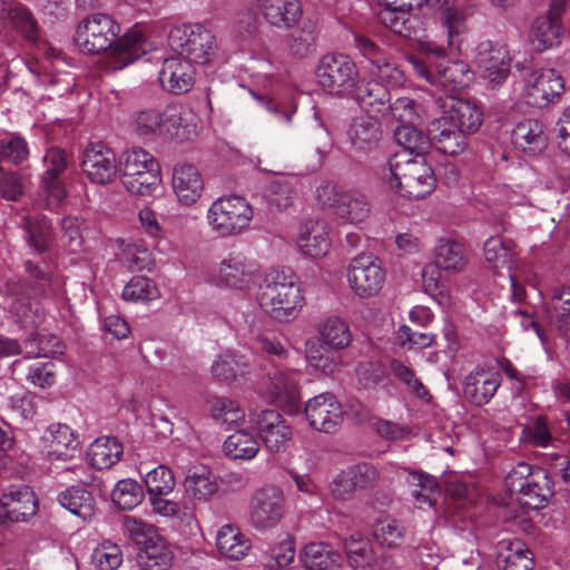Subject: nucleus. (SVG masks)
I'll return each instance as SVG.
<instances>
[{
    "mask_svg": "<svg viewBox=\"0 0 570 570\" xmlns=\"http://www.w3.org/2000/svg\"><path fill=\"white\" fill-rule=\"evenodd\" d=\"M136 563L140 570H168L175 559L171 546L165 537H144L138 543Z\"/></svg>",
    "mask_w": 570,
    "mask_h": 570,
    "instance_id": "26",
    "label": "nucleus"
},
{
    "mask_svg": "<svg viewBox=\"0 0 570 570\" xmlns=\"http://www.w3.org/2000/svg\"><path fill=\"white\" fill-rule=\"evenodd\" d=\"M355 99L366 116L377 118L385 116L391 95L386 86L371 79L357 88Z\"/></svg>",
    "mask_w": 570,
    "mask_h": 570,
    "instance_id": "29",
    "label": "nucleus"
},
{
    "mask_svg": "<svg viewBox=\"0 0 570 570\" xmlns=\"http://www.w3.org/2000/svg\"><path fill=\"white\" fill-rule=\"evenodd\" d=\"M318 85L332 95H346L353 91L358 71L352 59L341 53L323 56L316 67Z\"/></svg>",
    "mask_w": 570,
    "mask_h": 570,
    "instance_id": "10",
    "label": "nucleus"
},
{
    "mask_svg": "<svg viewBox=\"0 0 570 570\" xmlns=\"http://www.w3.org/2000/svg\"><path fill=\"white\" fill-rule=\"evenodd\" d=\"M441 12L442 26L446 29L448 45L453 47L455 39L465 31L466 9L456 0H425Z\"/></svg>",
    "mask_w": 570,
    "mask_h": 570,
    "instance_id": "35",
    "label": "nucleus"
},
{
    "mask_svg": "<svg viewBox=\"0 0 570 570\" xmlns=\"http://www.w3.org/2000/svg\"><path fill=\"white\" fill-rule=\"evenodd\" d=\"M250 421L269 452L279 453L288 449L293 432L281 413L274 410H262L252 413Z\"/></svg>",
    "mask_w": 570,
    "mask_h": 570,
    "instance_id": "15",
    "label": "nucleus"
},
{
    "mask_svg": "<svg viewBox=\"0 0 570 570\" xmlns=\"http://www.w3.org/2000/svg\"><path fill=\"white\" fill-rule=\"evenodd\" d=\"M504 488L511 500L531 510L546 507L553 493L548 473L525 462L515 464L509 471Z\"/></svg>",
    "mask_w": 570,
    "mask_h": 570,
    "instance_id": "4",
    "label": "nucleus"
},
{
    "mask_svg": "<svg viewBox=\"0 0 570 570\" xmlns=\"http://www.w3.org/2000/svg\"><path fill=\"white\" fill-rule=\"evenodd\" d=\"M434 264L446 273H460L468 264L463 244L452 239H440L434 248Z\"/></svg>",
    "mask_w": 570,
    "mask_h": 570,
    "instance_id": "41",
    "label": "nucleus"
},
{
    "mask_svg": "<svg viewBox=\"0 0 570 570\" xmlns=\"http://www.w3.org/2000/svg\"><path fill=\"white\" fill-rule=\"evenodd\" d=\"M40 451L49 460L66 461L79 446L77 433L67 424L52 423L40 438Z\"/></svg>",
    "mask_w": 570,
    "mask_h": 570,
    "instance_id": "19",
    "label": "nucleus"
},
{
    "mask_svg": "<svg viewBox=\"0 0 570 570\" xmlns=\"http://www.w3.org/2000/svg\"><path fill=\"white\" fill-rule=\"evenodd\" d=\"M82 171L94 184H108L117 175L116 156L111 148L95 142L86 147L81 161Z\"/></svg>",
    "mask_w": 570,
    "mask_h": 570,
    "instance_id": "17",
    "label": "nucleus"
},
{
    "mask_svg": "<svg viewBox=\"0 0 570 570\" xmlns=\"http://www.w3.org/2000/svg\"><path fill=\"white\" fill-rule=\"evenodd\" d=\"M216 557L225 560H240L252 550L249 537H213ZM212 544V542H208Z\"/></svg>",
    "mask_w": 570,
    "mask_h": 570,
    "instance_id": "51",
    "label": "nucleus"
},
{
    "mask_svg": "<svg viewBox=\"0 0 570 570\" xmlns=\"http://www.w3.org/2000/svg\"><path fill=\"white\" fill-rule=\"evenodd\" d=\"M124 452L122 444L114 436L96 439L87 450V460L96 469H109L115 465Z\"/></svg>",
    "mask_w": 570,
    "mask_h": 570,
    "instance_id": "39",
    "label": "nucleus"
},
{
    "mask_svg": "<svg viewBox=\"0 0 570 570\" xmlns=\"http://www.w3.org/2000/svg\"><path fill=\"white\" fill-rule=\"evenodd\" d=\"M409 482L413 487L412 495L415 498L419 508L434 505L435 499L440 494L435 478L424 473H412Z\"/></svg>",
    "mask_w": 570,
    "mask_h": 570,
    "instance_id": "52",
    "label": "nucleus"
},
{
    "mask_svg": "<svg viewBox=\"0 0 570 570\" xmlns=\"http://www.w3.org/2000/svg\"><path fill=\"white\" fill-rule=\"evenodd\" d=\"M210 415L222 425L238 424L245 420V411L237 402L226 397H216L212 401Z\"/></svg>",
    "mask_w": 570,
    "mask_h": 570,
    "instance_id": "59",
    "label": "nucleus"
},
{
    "mask_svg": "<svg viewBox=\"0 0 570 570\" xmlns=\"http://www.w3.org/2000/svg\"><path fill=\"white\" fill-rule=\"evenodd\" d=\"M305 416L309 425L324 433L335 432L343 422L341 403L332 393H321L305 404Z\"/></svg>",
    "mask_w": 570,
    "mask_h": 570,
    "instance_id": "16",
    "label": "nucleus"
},
{
    "mask_svg": "<svg viewBox=\"0 0 570 570\" xmlns=\"http://www.w3.org/2000/svg\"><path fill=\"white\" fill-rule=\"evenodd\" d=\"M91 562L97 570H116L122 563L120 547L110 539H104L92 551Z\"/></svg>",
    "mask_w": 570,
    "mask_h": 570,
    "instance_id": "57",
    "label": "nucleus"
},
{
    "mask_svg": "<svg viewBox=\"0 0 570 570\" xmlns=\"http://www.w3.org/2000/svg\"><path fill=\"white\" fill-rule=\"evenodd\" d=\"M347 138L354 151H370L374 149L380 141V124L376 118L371 116L355 117L348 126Z\"/></svg>",
    "mask_w": 570,
    "mask_h": 570,
    "instance_id": "30",
    "label": "nucleus"
},
{
    "mask_svg": "<svg viewBox=\"0 0 570 570\" xmlns=\"http://www.w3.org/2000/svg\"><path fill=\"white\" fill-rule=\"evenodd\" d=\"M385 279L386 272L382 261L374 255H358L348 265V285L353 293L361 298H370L379 294Z\"/></svg>",
    "mask_w": 570,
    "mask_h": 570,
    "instance_id": "11",
    "label": "nucleus"
},
{
    "mask_svg": "<svg viewBox=\"0 0 570 570\" xmlns=\"http://www.w3.org/2000/svg\"><path fill=\"white\" fill-rule=\"evenodd\" d=\"M29 154L28 142L20 134L12 132L0 139V160L20 165Z\"/></svg>",
    "mask_w": 570,
    "mask_h": 570,
    "instance_id": "58",
    "label": "nucleus"
},
{
    "mask_svg": "<svg viewBox=\"0 0 570 570\" xmlns=\"http://www.w3.org/2000/svg\"><path fill=\"white\" fill-rule=\"evenodd\" d=\"M122 184L137 196L153 197L161 184L160 166L147 150L134 147L122 153L120 158Z\"/></svg>",
    "mask_w": 570,
    "mask_h": 570,
    "instance_id": "5",
    "label": "nucleus"
},
{
    "mask_svg": "<svg viewBox=\"0 0 570 570\" xmlns=\"http://www.w3.org/2000/svg\"><path fill=\"white\" fill-rule=\"evenodd\" d=\"M120 26L109 14L96 12L85 17L75 33V43L86 53L99 55L110 49L107 66L110 70H121L142 57L146 42L138 30L119 37Z\"/></svg>",
    "mask_w": 570,
    "mask_h": 570,
    "instance_id": "1",
    "label": "nucleus"
},
{
    "mask_svg": "<svg viewBox=\"0 0 570 570\" xmlns=\"http://www.w3.org/2000/svg\"><path fill=\"white\" fill-rule=\"evenodd\" d=\"M184 485L189 497L203 502L208 501L219 489L217 478L212 469L203 464L189 468Z\"/></svg>",
    "mask_w": 570,
    "mask_h": 570,
    "instance_id": "33",
    "label": "nucleus"
},
{
    "mask_svg": "<svg viewBox=\"0 0 570 570\" xmlns=\"http://www.w3.org/2000/svg\"><path fill=\"white\" fill-rule=\"evenodd\" d=\"M414 72L440 91L455 92L465 89L474 80V72L462 60L442 58L430 67L417 57L409 58Z\"/></svg>",
    "mask_w": 570,
    "mask_h": 570,
    "instance_id": "8",
    "label": "nucleus"
},
{
    "mask_svg": "<svg viewBox=\"0 0 570 570\" xmlns=\"http://www.w3.org/2000/svg\"><path fill=\"white\" fill-rule=\"evenodd\" d=\"M443 110L451 116L465 136L476 131L482 124V112L471 100L451 96L444 101Z\"/></svg>",
    "mask_w": 570,
    "mask_h": 570,
    "instance_id": "34",
    "label": "nucleus"
},
{
    "mask_svg": "<svg viewBox=\"0 0 570 570\" xmlns=\"http://www.w3.org/2000/svg\"><path fill=\"white\" fill-rule=\"evenodd\" d=\"M334 214L344 223L360 224L368 218L371 206L364 195L346 191L341 194V199H338Z\"/></svg>",
    "mask_w": 570,
    "mask_h": 570,
    "instance_id": "44",
    "label": "nucleus"
},
{
    "mask_svg": "<svg viewBox=\"0 0 570 570\" xmlns=\"http://www.w3.org/2000/svg\"><path fill=\"white\" fill-rule=\"evenodd\" d=\"M478 62L482 70V77L490 83L499 85L509 75L510 59L503 48L480 51Z\"/></svg>",
    "mask_w": 570,
    "mask_h": 570,
    "instance_id": "40",
    "label": "nucleus"
},
{
    "mask_svg": "<svg viewBox=\"0 0 570 570\" xmlns=\"http://www.w3.org/2000/svg\"><path fill=\"white\" fill-rule=\"evenodd\" d=\"M254 217L249 203L230 195L214 200L206 213L210 230L219 237H234L244 233Z\"/></svg>",
    "mask_w": 570,
    "mask_h": 570,
    "instance_id": "7",
    "label": "nucleus"
},
{
    "mask_svg": "<svg viewBox=\"0 0 570 570\" xmlns=\"http://www.w3.org/2000/svg\"><path fill=\"white\" fill-rule=\"evenodd\" d=\"M145 483L149 495H167L174 490L176 481L171 470L159 465L146 474Z\"/></svg>",
    "mask_w": 570,
    "mask_h": 570,
    "instance_id": "61",
    "label": "nucleus"
},
{
    "mask_svg": "<svg viewBox=\"0 0 570 570\" xmlns=\"http://www.w3.org/2000/svg\"><path fill=\"white\" fill-rule=\"evenodd\" d=\"M24 353L28 358L53 357L61 353V343L53 334L36 332L26 340Z\"/></svg>",
    "mask_w": 570,
    "mask_h": 570,
    "instance_id": "49",
    "label": "nucleus"
},
{
    "mask_svg": "<svg viewBox=\"0 0 570 570\" xmlns=\"http://www.w3.org/2000/svg\"><path fill=\"white\" fill-rule=\"evenodd\" d=\"M298 557L306 570H336L343 561L341 553L323 541L306 543Z\"/></svg>",
    "mask_w": 570,
    "mask_h": 570,
    "instance_id": "31",
    "label": "nucleus"
},
{
    "mask_svg": "<svg viewBox=\"0 0 570 570\" xmlns=\"http://www.w3.org/2000/svg\"><path fill=\"white\" fill-rule=\"evenodd\" d=\"M564 90V80L554 69L532 71L525 79L524 98L528 105L543 108L554 104Z\"/></svg>",
    "mask_w": 570,
    "mask_h": 570,
    "instance_id": "14",
    "label": "nucleus"
},
{
    "mask_svg": "<svg viewBox=\"0 0 570 570\" xmlns=\"http://www.w3.org/2000/svg\"><path fill=\"white\" fill-rule=\"evenodd\" d=\"M284 513L285 495L281 488L267 484L255 491L249 503V522L255 530H273Z\"/></svg>",
    "mask_w": 570,
    "mask_h": 570,
    "instance_id": "12",
    "label": "nucleus"
},
{
    "mask_svg": "<svg viewBox=\"0 0 570 570\" xmlns=\"http://www.w3.org/2000/svg\"><path fill=\"white\" fill-rule=\"evenodd\" d=\"M159 81L170 94L188 92L195 83L194 65L179 55L166 58L159 71Z\"/></svg>",
    "mask_w": 570,
    "mask_h": 570,
    "instance_id": "24",
    "label": "nucleus"
},
{
    "mask_svg": "<svg viewBox=\"0 0 570 570\" xmlns=\"http://www.w3.org/2000/svg\"><path fill=\"white\" fill-rule=\"evenodd\" d=\"M250 371L249 361L233 352L220 354L212 365L213 375L223 382H234L238 377L247 375Z\"/></svg>",
    "mask_w": 570,
    "mask_h": 570,
    "instance_id": "47",
    "label": "nucleus"
},
{
    "mask_svg": "<svg viewBox=\"0 0 570 570\" xmlns=\"http://www.w3.org/2000/svg\"><path fill=\"white\" fill-rule=\"evenodd\" d=\"M42 291V288H31L26 284L12 287L13 298L10 304V312L16 322L24 330H36L45 321L43 308L35 297H31V293L38 295Z\"/></svg>",
    "mask_w": 570,
    "mask_h": 570,
    "instance_id": "20",
    "label": "nucleus"
},
{
    "mask_svg": "<svg viewBox=\"0 0 570 570\" xmlns=\"http://www.w3.org/2000/svg\"><path fill=\"white\" fill-rule=\"evenodd\" d=\"M368 72L373 77L372 79L380 81L387 88L400 86L404 81L403 70L386 55L376 58L374 63L368 66Z\"/></svg>",
    "mask_w": 570,
    "mask_h": 570,
    "instance_id": "53",
    "label": "nucleus"
},
{
    "mask_svg": "<svg viewBox=\"0 0 570 570\" xmlns=\"http://www.w3.org/2000/svg\"><path fill=\"white\" fill-rule=\"evenodd\" d=\"M394 138L402 147L400 151L411 153L412 156L422 155L421 151L425 148L428 139L421 130L411 124L399 126L394 131Z\"/></svg>",
    "mask_w": 570,
    "mask_h": 570,
    "instance_id": "60",
    "label": "nucleus"
},
{
    "mask_svg": "<svg viewBox=\"0 0 570 570\" xmlns=\"http://www.w3.org/2000/svg\"><path fill=\"white\" fill-rule=\"evenodd\" d=\"M514 243L500 237H490L483 246L485 261L493 267L511 268L515 256Z\"/></svg>",
    "mask_w": 570,
    "mask_h": 570,
    "instance_id": "48",
    "label": "nucleus"
},
{
    "mask_svg": "<svg viewBox=\"0 0 570 570\" xmlns=\"http://www.w3.org/2000/svg\"><path fill=\"white\" fill-rule=\"evenodd\" d=\"M561 37V22L547 14L537 17L531 23L529 40L537 51H544L559 46Z\"/></svg>",
    "mask_w": 570,
    "mask_h": 570,
    "instance_id": "36",
    "label": "nucleus"
},
{
    "mask_svg": "<svg viewBox=\"0 0 570 570\" xmlns=\"http://www.w3.org/2000/svg\"><path fill=\"white\" fill-rule=\"evenodd\" d=\"M171 187L180 205L190 207L202 197L205 184L199 169L189 163H178L173 168Z\"/></svg>",
    "mask_w": 570,
    "mask_h": 570,
    "instance_id": "22",
    "label": "nucleus"
},
{
    "mask_svg": "<svg viewBox=\"0 0 570 570\" xmlns=\"http://www.w3.org/2000/svg\"><path fill=\"white\" fill-rule=\"evenodd\" d=\"M421 106L412 98L400 97L394 102H389L385 118L396 120L401 125H415L422 118Z\"/></svg>",
    "mask_w": 570,
    "mask_h": 570,
    "instance_id": "56",
    "label": "nucleus"
},
{
    "mask_svg": "<svg viewBox=\"0 0 570 570\" xmlns=\"http://www.w3.org/2000/svg\"><path fill=\"white\" fill-rule=\"evenodd\" d=\"M0 518L11 522H24L37 511V499L30 487L12 485L0 499Z\"/></svg>",
    "mask_w": 570,
    "mask_h": 570,
    "instance_id": "23",
    "label": "nucleus"
},
{
    "mask_svg": "<svg viewBox=\"0 0 570 570\" xmlns=\"http://www.w3.org/2000/svg\"><path fill=\"white\" fill-rule=\"evenodd\" d=\"M299 252L311 258H321L330 248L325 224L320 220H308L299 228L297 237Z\"/></svg>",
    "mask_w": 570,
    "mask_h": 570,
    "instance_id": "32",
    "label": "nucleus"
},
{
    "mask_svg": "<svg viewBox=\"0 0 570 570\" xmlns=\"http://www.w3.org/2000/svg\"><path fill=\"white\" fill-rule=\"evenodd\" d=\"M428 132L438 150L444 155L456 156L466 148V136L444 110L429 124Z\"/></svg>",
    "mask_w": 570,
    "mask_h": 570,
    "instance_id": "21",
    "label": "nucleus"
},
{
    "mask_svg": "<svg viewBox=\"0 0 570 570\" xmlns=\"http://www.w3.org/2000/svg\"><path fill=\"white\" fill-rule=\"evenodd\" d=\"M299 373L295 370H276L264 383L266 395L281 405L295 406L299 400Z\"/></svg>",
    "mask_w": 570,
    "mask_h": 570,
    "instance_id": "27",
    "label": "nucleus"
},
{
    "mask_svg": "<svg viewBox=\"0 0 570 570\" xmlns=\"http://www.w3.org/2000/svg\"><path fill=\"white\" fill-rule=\"evenodd\" d=\"M181 125V117L176 107H168L164 111L147 109L140 111L134 121L135 131L141 137L177 136Z\"/></svg>",
    "mask_w": 570,
    "mask_h": 570,
    "instance_id": "18",
    "label": "nucleus"
},
{
    "mask_svg": "<svg viewBox=\"0 0 570 570\" xmlns=\"http://www.w3.org/2000/svg\"><path fill=\"white\" fill-rule=\"evenodd\" d=\"M170 48L193 65H208L217 56L215 35L200 23L179 24L168 36Z\"/></svg>",
    "mask_w": 570,
    "mask_h": 570,
    "instance_id": "6",
    "label": "nucleus"
},
{
    "mask_svg": "<svg viewBox=\"0 0 570 570\" xmlns=\"http://www.w3.org/2000/svg\"><path fill=\"white\" fill-rule=\"evenodd\" d=\"M500 372L485 367H476L463 381L464 396L474 405L488 404L501 385Z\"/></svg>",
    "mask_w": 570,
    "mask_h": 570,
    "instance_id": "25",
    "label": "nucleus"
},
{
    "mask_svg": "<svg viewBox=\"0 0 570 570\" xmlns=\"http://www.w3.org/2000/svg\"><path fill=\"white\" fill-rule=\"evenodd\" d=\"M43 163L47 169L41 178V202L47 208L56 209L66 198V190L59 176L68 167L69 157L63 149L51 147L46 151Z\"/></svg>",
    "mask_w": 570,
    "mask_h": 570,
    "instance_id": "13",
    "label": "nucleus"
},
{
    "mask_svg": "<svg viewBox=\"0 0 570 570\" xmlns=\"http://www.w3.org/2000/svg\"><path fill=\"white\" fill-rule=\"evenodd\" d=\"M259 449L256 436L246 430H237L223 444L225 455L232 460L249 461L257 455Z\"/></svg>",
    "mask_w": 570,
    "mask_h": 570,
    "instance_id": "46",
    "label": "nucleus"
},
{
    "mask_svg": "<svg viewBox=\"0 0 570 570\" xmlns=\"http://www.w3.org/2000/svg\"><path fill=\"white\" fill-rule=\"evenodd\" d=\"M111 499L119 509L130 510L142 501L144 490L137 481L124 479L112 489Z\"/></svg>",
    "mask_w": 570,
    "mask_h": 570,
    "instance_id": "54",
    "label": "nucleus"
},
{
    "mask_svg": "<svg viewBox=\"0 0 570 570\" xmlns=\"http://www.w3.org/2000/svg\"><path fill=\"white\" fill-rule=\"evenodd\" d=\"M258 302L263 311L274 321H294L305 305L298 278L291 272L274 269L264 279Z\"/></svg>",
    "mask_w": 570,
    "mask_h": 570,
    "instance_id": "2",
    "label": "nucleus"
},
{
    "mask_svg": "<svg viewBox=\"0 0 570 570\" xmlns=\"http://www.w3.org/2000/svg\"><path fill=\"white\" fill-rule=\"evenodd\" d=\"M391 188L405 198H424L436 185L432 167L423 155L412 156L396 151L389 160V176H384Z\"/></svg>",
    "mask_w": 570,
    "mask_h": 570,
    "instance_id": "3",
    "label": "nucleus"
},
{
    "mask_svg": "<svg viewBox=\"0 0 570 570\" xmlns=\"http://www.w3.org/2000/svg\"><path fill=\"white\" fill-rule=\"evenodd\" d=\"M511 139L517 148L528 154L540 153L547 146L543 125L532 119L520 121L512 130Z\"/></svg>",
    "mask_w": 570,
    "mask_h": 570,
    "instance_id": "38",
    "label": "nucleus"
},
{
    "mask_svg": "<svg viewBox=\"0 0 570 570\" xmlns=\"http://www.w3.org/2000/svg\"><path fill=\"white\" fill-rule=\"evenodd\" d=\"M4 19H8L28 40L37 39V23L31 12L22 4L0 0V20Z\"/></svg>",
    "mask_w": 570,
    "mask_h": 570,
    "instance_id": "45",
    "label": "nucleus"
},
{
    "mask_svg": "<svg viewBox=\"0 0 570 570\" xmlns=\"http://www.w3.org/2000/svg\"><path fill=\"white\" fill-rule=\"evenodd\" d=\"M549 311L551 317L560 323H570V287L554 288L551 294Z\"/></svg>",
    "mask_w": 570,
    "mask_h": 570,
    "instance_id": "64",
    "label": "nucleus"
},
{
    "mask_svg": "<svg viewBox=\"0 0 570 570\" xmlns=\"http://www.w3.org/2000/svg\"><path fill=\"white\" fill-rule=\"evenodd\" d=\"M122 297L131 302L151 301L158 297V288L151 279L135 276L124 287Z\"/></svg>",
    "mask_w": 570,
    "mask_h": 570,
    "instance_id": "62",
    "label": "nucleus"
},
{
    "mask_svg": "<svg viewBox=\"0 0 570 570\" xmlns=\"http://www.w3.org/2000/svg\"><path fill=\"white\" fill-rule=\"evenodd\" d=\"M261 277V265L244 252H230L217 265L215 284L238 294L249 293Z\"/></svg>",
    "mask_w": 570,
    "mask_h": 570,
    "instance_id": "9",
    "label": "nucleus"
},
{
    "mask_svg": "<svg viewBox=\"0 0 570 570\" xmlns=\"http://www.w3.org/2000/svg\"><path fill=\"white\" fill-rule=\"evenodd\" d=\"M410 11L411 10L401 11L385 8V10L380 13V18L393 32L402 37H411L414 20L410 17Z\"/></svg>",
    "mask_w": 570,
    "mask_h": 570,
    "instance_id": "63",
    "label": "nucleus"
},
{
    "mask_svg": "<svg viewBox=\"0 0 570 570\" xmlns=\"http://www.w3.org/2000/svg\"><path fill=\"white\" fill-rule=\"evenodd\" d=\"M497 562L502 570H532L533 552L519 538H504L497 546Z\"/></svg>",
    "mask_w": 570,
    "mask_h": 570,
    "instance_id": "28",
    "label": "nucleus"
},
{
    "mask_svg": "<svg viewBox=\"0 0 570 570\" xmlns=\"http://www.w3.org/2000/svg\"><path fill=\"white\" fill-rule=\"evenodd\" d=\"M259 7L264 18L277 28L294 26L302 14L298 0H259Z\"/></svg>",
    "mask_w": 570,
    "mask_h": 570,
    "instance_id": "37",
    "label": "nucleus"
},
{
    "mask_svg": "<svg viewBox=\"0 0 570 570\" xmlns=\"http://www.w3.org/2000/svg\"><path fill=\"white\" fill-rule=\"evenodd\" d=\"M305 356L309 366L327 376L338 372L342 364L341 356L325 352L314 341L305 343Z\"/></svg>",
    "mask_w": 570,
    "mask_h": 570,
    "instance_id": "50",
    "label": "nucleus"
},
{
    "mask_svg": "<svg viewBox=\"0 0 570 570\" xmlns=\"http://www.w3.org/2000/svg\"><path fill=\"white\" fill-rule=\"evenodd\" d=\"M317 332L322 342L333 350H344L353 340L348 324L335 315L323 318L318 323Z\"/></svg>",
    "mask_w": 570,
    "mask_h": 570,
    "instance_id": "43",
    "label": "nucleus"
},
{
    "mask_svg": "<svg viewBox=\"0 0 570 570\" xmlns=\"http://www.w3.org/2000/svg\"><path fill=\"white\" fill-rule=\"evenodd\" d=\"M296 554L293 537H286L271 546L265 570H288Z\"/></svg>",
    "mask_w": 570,
    "mask_h": 570,
    "instance_id": "55",
    "label": "nucleus"
},
{
    "mask_svg": "<svg viewBox=\"0 0 570 570\" xmlns=\"http://www.w3.org/2000/svg\"><path fill=\"white\" fill-rule=\"evenodd\" d=\"M59 503L82 521H90L95 515L96 501L94 495L79 487H70L58 497Z\"/></svg>",
    "mask_w": 570,
    "mask_h": 570,
    "instance_id": "42",
    "label": "nucleus"
}]
</instances>
